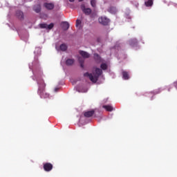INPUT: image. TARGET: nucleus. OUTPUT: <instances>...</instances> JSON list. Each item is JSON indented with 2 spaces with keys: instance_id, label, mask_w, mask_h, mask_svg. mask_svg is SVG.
<instances>
[{
  "instance_id": "nucleus-25",
  "label": "nucleus",
  "mask_w": 177,
  "mask_h": 177,
  "mask_svg": "<svg viewBox=\"0 0 177 177\" xmlns=\"http://www.w3.org/2000/svg\"><path fill=\"white\" fill-rule=\"evenodd\" d=\"M174 86H176V88L177 87V82H174Z\"/></svg>"
},
{
  "instance_id": "nucleus-9",
  "label": "nucleus",
  "mask_w": 177,
  "mask_h": 177,
  "mask_svg": "<svg viewBox=\"0 0 177 177\" xmlns=\"http://www.w3.org/2000/svg\"><path fill=\"white\" fill-rule=\"evenodd\" d=\"M62 29L64 31H67V30H68V28H70V24H68V22H67V21H63L62 23Z\"/></svg>"
},
{
  "instance_id": "nucleus-11",
  "label": "nucleus",
  "mask_w": 177,
  "mask_h": 177,
  "mask_svg": "<svg viewBox=\"0 0 177 177\" xmlns=\"http://www.w3.org/2000/svg\"><path fill=\"white\" fill-rule=\"evenodd\" d=\"M16 15H17V17H18V19H19V20H24V14L23 13V12L18 10V11H17Z\"/></svg>"
},
{
  "instance_id": "nucleus-20",
  "label": "nucleus",
  "mask_w": 177,
  "mask_h": 177,
  "mask_svg": "<svg viewBox=\"0 0 177 177\" xmlns=\"http://www.w3.org/2000/svg\"><path fill=\"white\" fill-rule=\"evenodd\" d=\"M103 109H105L106 111H113V106L110 105H104Z\"/></svg>"
},
{
  "instance_id": "nucleus-17",
  "label": "nucleus",
  "mask_w": 177,
  "mask_h": 177,
  "mask_svg": "<svg viewBox=\"0 0 177 177\" xmlns=\"http://www.w3.org/2000/svg\"><path fill=\"white\" fill-rule=\"evenodd\" d=\"M59 49L62 52H66V50H67V46L66 45V44H62L59 46Z\"/></svg>"
},
{
  "instance_id": "nucleus-22",
  "label": "nucleus",
  "mask_w": 177,
  "mask_h": 177,
  "mask_svg": "<svg viewBox=\"0 0 177 177\" xmlns=\"http://www.w3.org/2000/svg\"><path fill=\"white\" fill-rule=\"evenodd\" d=\"M91 6H93V8H96V1L91 0Z\"/></svg>"
},
{
  "instance_id": "nucleus-10",
  "label": "nucleus",
  "mask_w": 177,
  "mask_h": 177,
  "mask_svg": "<svg viewBox=\"0 0 177 177\" xmlns=\"http://www.w3.org/2000/svg\"><path fill=\"white\" fill-rule=\"evenodd\" d=\"M93 114H95V111L92 110V111H88L87 112H84V117L89 118L92 117V115H93Z\"/></svg>"
},
{
  "instance_id": "nucleus-21",
  "label": "nucleus",
  "mask_w": 177,
  "mask_h": 177,
  "mask_svg": "<svg viewBox=\"0 0 177 177\" xmlns=\"http://www.w3.org/2000/svg\"><path fill=\"white\" fill-rule=\"evenodd\" d=\"M146 6H153V0H148L145 2Z\"/></svg>"
},
{
  "instance_id": "nucleus-4",
  "label": "nucleus",
  "mask_w": 177,
  "mask_h": 177,
  "mask_svg": "<svg viewBox=\"0 0 177 177\" xmlns=\"http://www.w3.org/2000/svg\"><path fill=\"white\" fill-rule=\"evenodd\" d=\"M43 168L46 172H50L53 169V165L50 162H46L43 164Z\"/></svg>"
},
{
  "instance_id": "nucleus-12",
  "label": "nucleus",
  "mask_w": 177,
  "mask_h": 177,
  "mask_svg": "<svg viewBox=\"0 0 177 177\" xmlns=\"http://www.w3.org/2000/svg\"><path fill=\"white\" fill-rule=\"evenodd\" d=\"M129 45H131V46H136V45H138V39H131L129 40Z\"/></svg>"
},
{
  "instance_id": "nucleus-14",
  "label": "nucleus",
  "mask_w": 177,
  "mask_h": 177,
  "mask_svg": "<svg viewBox=\"0 0 177 177\" xmlns=\"http://www.w3.org/2000/svg\"><path fill=\"white\" fill-rule=\"evenodd\" d=\"M33 10H35V12L36 13H39V12H41V5L37 4V5L33 7Z\"/></svg>"
},
{
  "instance_id": "nucleus-27",
  "label": "nucleus",
  "mask_w": 177,
  "mask_h": 177,
  "mask_svg": "<svg viewBox=\"0 0 177 177\" xmlns=\"http://www.w3.org/2000/svg\"><path fill=\"white\" fill-rule=\"evenodd\" d=\"M82 1H84V0H79V2H82Z\"/></svg>"
},
{
  "instance_id": "nucleus-1",
  "label": "nucleus",
  "mask_w": 177,
  "mask_h": 177,
  "mask_svg": "<svg viewBox=\"0 0 177 177\" xmlns=\"http://www.w3.org/2000/svg\"><path fill=\"white\" fill-rule=\"evenodd\" d=\"M37 82L38 85L37 93L41 99H47L49 97V93H46L45 88H46V84L41 77H38L37 78Z\"/></svg>"
},
{
  "instance_id": "nucleus-2",
  "label": "nucleus",
  "mask_w": 177,
  "mask_h": 177,
  "mask_svg": "<svg viewBox=\"0 0 177 177\" xmlns=\"http://www.w3.org/2000/svg\"><path fill=\"white\" fill-rule=\"evenodd\" d=\"M102 74H103V71L99 68H96L95 72L93 73V75L92 73L86 72L84 74V77H88L91 82L96 83Z\"/></svg>"
},
{
  "instance_id": "nucleus-24",
  "label": "nucleus",
  "mask_w": 177,
  "mask_h": 177,
  "mask_svg": "<svg viewBox=\"0 0 177 177\" xmlns=\"http://www.w3.org/2000/svg\"><path fill=\"white\" fill-rule=\"evenodd\" d=\"M81 23H82L81 20L77 19V20H76V25H75L76 27H80Z\"/></svg>"
},
{
  "instance_id": "nucleus-8",
  "label": "nucleus",
  "mask_w": 177,
  "mask_h": 177,
  "mask_svg": "<svg viewBox=\"0 0 177 177\" xmlns=\"http://www.w3.org/2000/svg\"><path fill=\"white\" fill-rule=\"evenodd\" d=\"M79 53L84 59H89V57H91V55L86 53V51L80 50L79 51Z\"/></svg>"
},
{
  "instance_id": "nucleus-6",
  "label": "nucleus",
  "mask_w": 177,
  "mask_h": 177,
  "mask_svg": "<svg viewBox=\"0 0 177 177\" xmlns=\"http://www.w3.org/2000/svg\"><path fill=\"white\" fill-rule=\"evenodd\" d=\"M44 6L47 10H53L55 9V3H44Z\"/></svg>"
},
{
  "instance_id": "nucleus-15",
  "label": "nucleus",
  "mask_w": 177,
  "mask_h": 177,
  "mask_svg": "<svg viewBox=\"0 0 177 177\" xmlns=\"http://www.w3.org/2000/svg\"><path fill=\"white\" fill-rule=\"evenodd\" d=\"M78 62L80 64V67L82 68H84V63L85 62V59H84V58H82V57H78Z\"/></svg>"
},
{
  "instance_id": "nucleus-18",
  "label": "nucleus",
  "mask_w": 177,
  "mask_h": 177,
  "mask_svg": "<svg viewBox=\"0 0 177 177\" xmlns=\"http://www.w3.org/2000/svg\"><path fill=\"white\" fill-rule=\"evenodd\" d=\"M122 77L124 80H129V74L127 71L122 72Z\"/></svg>"
},
{
  "instance_id": "nucleus-19",
  "label": "nucleus",
  "mask_w": 177,
  "mask_h": 177,
  "mask_svg": "<svg viewBox=\"0 0 177 177\" xmlns=\"http://www.w3.org/2000/svg\"><path fill=\"white\" fill-rule=\"evenodd\" d=\"M109 12H110V13H112L113 15H115V13H117V8L115 7H111L109 9Z\"/></svg>"
},
{
  "instance_id": "nucleus-13",
  "label": "nucleus",
  "mask_w": 177,
  "mask_h": 177,
  "mask_svg": "<svg viewBox=\"0 0 177 177\" xmlns=\"http://www.w3.org/2000/svg\"><path fill=\"white\" fill-rule=\"evenodd\" d=\"M94 59H95L96 63H102V57H100V55H99V54L95 53Z\"/></svg>"
},
{
  "instance_id": "nucleus-7",
  "label": "nucleus",
  "mask_w": 177,
  "mask_h": 177,
  "mask_svg": "<svg viewBox=\"0 0 177 177\" xmlns=\"http://www.w3.org/2000/svg\"><path fill=\"white\" fill-rule=\"evenodd\" d=\"M54 24L53 23L50 24L49 25L46 24H40L39 27L40 28H46L48 30H52V28L54 27Z\"/></svg>"
},
{
  "instance_id": "nucleus-26",
  "label": "nucleus",
  "mask_w": 177,
  "mask_h": 177,
  "mask_svg": "<svg viewBox=\"0 0 177 177\" xmlns=\"http://www.w3.org/2000/svg\"><path fill=\"white\" fill-rule=\"evenodd\" d=\"M75 0H69V2H74Z\"/></svg>"
},
{
  "instance_id": "nucleus-3",
  "label": "nucleus",
  "mask_w": 177,
  "mask_h": 177,
  "mask_svg": "<svg viewBox=\"0 0 177 177\" xmlns=\"http://www.w3.org/2000/svg\"><path fill=\"white\" fill-rule=\"evenodd\" d=\"M98 21L100 24H102V26H109V23H110V19L105 17H101L98 19Z\"/></svg>"
},
{
  "instance_id": "nucleus-16",
  "label": "nucleus",
  "mask_w": 177,
  "mask_h": 177,
  "mask_svg": "<svg viewBox=\"0 0 177 177\" xmlns=\"http://www.w3.org/2000/svg\"><path fill=\"white\" fill-rule=\"evenodd\" d=\"M74 59H68L66 61V66H73V64H74Z\"/></svg>"
},
{
  "instance_id": "nucleus-5",
  "label": "nucleus",
  "mask_w": 177,
  "mask_h": 177,
  "mask_svg": "<svg viewBox=\"0 0 177 177\" xmlns=\"http://www.w3.org/2000/svg\"><path fill=\"white\" fill-rule=\"evenodd\" d=\"M80 8H81L83 13H84V15H86L87 16H89V15H91V13H92V10L91 8H85V4H82Z\"/></svg>"
},
{
  "instance_id": "nucleus-23",
  "label": "nucleus",
  "mask_w": 177,
  "mask_h": 177,
  "mask_svg": "<svg viewBox=\"0 0 177 177\" xmlns=\"http://www.w3.org/2000/svg\"><path fill=\"white\" fill-rule=\"evenodd\" d=\"M102 70H106L107 68V64H102L100 66Z\"/></svg>"
}]
</instances>
